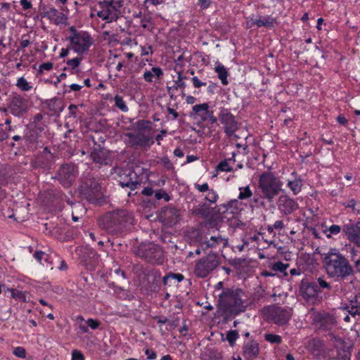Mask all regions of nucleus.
Listing matches in <instances>:
<instances>
[{
	"label": "nucleus",
	"mask_w": 360,
	"mask_h": 360,
	"mask_svg": "<svg viewBox=\"0 0 360 360\" xmlns=\"http://www.w3.org/2000/svg\"><path fill=\"white\" fill-rule=\"evenodd\" d=\"M323 264L328 277L335 280L344 281L354 276V267L336 248H330L324 254Z\"/></svg>",
	"instance_id": "f257e3e1"
},
{
	"label": "nucleus",
	"mask_w": 360,
	"mask_h": 360,
	"mask_svg": "<svg viewBox=\"0 0 360 360\" xmlns=\"http://www.w3.org/2000/svg\"><path fill=\"white\" fill-rule=\"evenodd\" d=\"M133 223V214L125 209L108 212L100 219L101 227L112 235L122 233Z\"/></svg>",
	"instance_id": "f03ea898"
},
{
	"label": "nucleus",
	"mask_w": 360,
	"mask_h": 360,
	"mask_svg": "<svg viewBox=\"0 0 360 360\" xmlns=\"http://www.w3.org/2000/svg\"><path fill=\"white\" fill-rule=\"evenodd\" d=\"M241 289L226 288L219 294L218 305L219 310L226 317H234L245 311L246 307L242 299Z\"/></svg>",
	"instance_id": "7ed1b4c3"
},
{
	"label": "nucleus",
	"mask_w": 360,
	"mask_h": 360,
	"mask_svg": "<svg viewBox=\"0 0 360 360\" xmlns=\"http://www.w3.org/2000/svg\"><path fill=\"white\" fill-rule=\"evenodd\" d=\"M283 182L271 172L261 174L258 179V189L262 198L273 202L274 198L283 190Z\"/></svg>",
	"instance_id": "20e7f679"
},
{
	"label": "nucleus",
	"mask_w": 360,
	"mask_h": 360,
	"mask_svg": "<svg viewBox=\"0 0 360 360\" xmlns=\"http://www.w3.org/2000/svg\"><path fill=\"white\" fill-rule=\"evenodd\" d=\"M70 36L67 40L70 42V47L78 55L86 53L94 41L90 34L86 31L77 30L74 26L70 27Z\"/></svg>",
	"instance_id": "39448f33"
},
{
	"label": "nucleus",
	"mask_w": 360,
	"mask_h": 360,
	"mask_svg": "<svg viewBox=\"0 0 360 360\" xmlns=\"http://www.w3.org/2000/svg\"><path fill=\"white\" fill-rule=\"evenodd\" d=\"M111 174L122 188L127 187L134 191L141 185L136 174L128 169L115 167L111 169Z\"/></svg>",
	"instance_id": "423d86ee"
},
{
	"label": "nucleus",
	"mask_w": 360,
	"mask_h": 360,
	"mask_svg": "<svg viewBox=\"0 0 360 360\" xmlns=\"http://www.w3.org/2000/svg\"><path fill=\"white\" fill-rule=\"evenodd\" d=\"M311 323L317 330L331 331L338 326L336 317L327 311H314L311 316Z\"/></svg>",
	"instance_id": "0eeeda50"
},
{
	"label": "nucleus",
	"mask_w": 360,
	"mask_h": 360,
	"mask_svg": "<svg viewBox=\"0 0 360 360\" xmlns=\"http://www.w3.org/2000/svg\"><path fill=\"white\" fill-rule=\"evenodd\" d=\"M217 120L222 125L224 132L229 138L233 136L236 132L239 129L240 123L236 117L231 112L229 108L224 107L219 108Z\"/></svg>",
	"instance_id": "6e6552de"
},
{
	"label": "nucleus",
	"mask_w": 360,
	"mask_h": 360,
	"mask_svg": "<svg viewBox=\"0 0 360 360\" xmlns=\"http://www.w3.org/2000/svg\"><path fill=\"white\" fill-rule=\"evenodd\" d=\"M219 264V259L217 254H208L207 256L196 262L194 274L198 278L207 277Z\"/></svg>",
	"instance_id": "1a4fd4ad"
},
{
	"label": "nucleus",
	"mask_w": 360,
	"mask_h": 360,
	"mask_svg": "<svg viewBox=\"0 0 360 360\" xmlns=\"http://www.w3.org/2000/svg\"><path fill=\"white\" fill-rule=\"evenodd\" d=\"M136 255L146 261L153 264H162L164 261V255L162 248L155 244L149 243L141 245Z\"/></svg>",
	"instance_id": "9d476101"
},
{
	"label": "nucleus",
	"mask_w": 360,
	"mask_h": 360,
	"mask_svg": "<svg viewBox=\"0 0 360 360\" xmlns=\"http://www.w3.org/2000/svg\"><path fill=\"white\" fill-rule=\"evenodd\" d=\"M200 244L203 250L209 248L221 250L228 246L229 239L218 230H214L206 233Z\"/></svg>",
	"instance_id": "9b49d317"
},
{
	"label": "nucleus",
	"mask_w": 360,
	"mask_h": 360,
	"mask_svg": "<svg viewBox=\"0 0 360 360\" xmlns=\"http://www.w3.org/2000/svg\"><path fill=\"white\" fill-rule=\"evenodd\" d=\"M300 293L307 303L312 305L321 303L323 297L316 284L304 280L300 283Z\"/></svg>",
	"instance_id": "f8f14e48"
},
{
	"label": "nucleus",
	"mask_w": 360,
	"mask_h": 360,
	"mask_svg": "<svg viewBox=\"0 0 360 360\" xmlns=\"http://www.w3.org/2000/svg\"><path fill=\"white\" fill-rule=\"evenodd\" d=\"M264 313L269 321L280 326L287 323L291 317L290 310L274 305L265 308Z\"/></svg>",
	"instance_id": "ddd939ff"
},
{
	"label": "nucleus",
	"mask_w": 360,
	"mask_h": 360,
	"mask_svg": "<svg viewBox=\"0 0 360 360\" xmlns=\"http://www.w3.org/2000/svg\"><path fill=\"white\" fill-rule=\"evenodd\" d=\"M277 19L271 15H251L245 17V28L252 29L255 26L257 28L265 27L268 30L274 29L278 25Z\"/></svg>",
	"instance_id": "4468645a"
},
{
	"label": "nucleus",
	"mask_w": 360,
	"mask_h": 360,
	"mask_svg": "<svg viewBox=\"0 0 360 360\" xmlns=\"http://www.w3.org/2000/svg\"><path fill=\"white\" fill-rule=\"evenodd\" d=\"M101 189V184L98 181L94 179H88L81 184L79 192L86 200L94 202L98 198Z\"/></svg>",
	"instance_id": "2eb2a0df"
},
{
	"label": "nucleus",
	"mask_w": 360,
	"mask_h": 360,
	"mask_svg": "<svg viewBox=\"0 0 360 360\" xmlns=\"http://www.w3.org/2000/svg\"><path fill=\"white\" fill-rule=\"evenodd\" d=\"M192 112L194 118H198L201 122H208L211 124L217 122V117L214 116V111L210 109L207 103L193 105Z\"/></svg>",
	"instance_id": "dca6fc26"
},
{
	"label": "nucleus",
	"mask_w": 360,
	"mask_h": 360,
	"mask_svg": "<svg viewBox=\"0 0 360 360\" xmlns=\"http://www.w3.org/2000/svg\"><path fill=\"white\" fill-rule=\"evenodd\" d=\"M342 234L350 243L360 248V219L345 223L342 225Z\"/></svg>",
	"instance_id": "f3484780"
},
{
	"label": "nucleus",
	"mask_w": 360,
	"mask_h": 360,
	"mask_svg": "<svg viewBox=\"0 0 360 360\" xmlns=\"http://www.w3.org/2000/svg\"><path fill=\"white\" fill-rule=\"evenodd\" d=\"M76 174L77 169L74 166L63 165L60 167L58 172L57 179L64 187L68 188L70 187L75 181Z\"/></svg>",
	"instance_id": "a211bd4d"
},
{
	"label": "nucleus",
	"mask_w": 360,
	"mask_h": 360,
	"mask_svg": "<svg viewBox=\"0 0 360 360\" xmlns=\"http://www.w3.org/2000/svg\"><path fill=\"white\" fill-rule=\"evenodd\" d=\"M100 4L103 7V10L97 12V15L103 20H106L108 22L117 21L119 18V14L115 9L114 5V0L104 1L101 2Z\"/></svg>",
	"instance_id": "6ab92c4d"
},
{
	"label": "nucleus",
	"mask_w": 360,
	"mask_h": 360,
	"mask_svg": "<svg viewBox=\"0 0 360 360\" xmlns=\"http://www.w3.org/2000/svg\"><path fill=\"white\" fill-rule=\"evenodd\" d=\"M277 205L279 212L284 215H289L298 208V203L287 195L279 197Z\"/></svg>",
	"instance_id": "aec40b11"
},
{
	"label": "nucleus",
	"mask_w": 360,
	"mask_h": 360,
	"mask_svg": "<svg viewBox=\"0 0 360 360\" xmlns=\"http://www.w3.org/2000/svg\"><path fill=\"white\" fill-rule=\"evenodd\" d=\"M8 108L13 115L20 117L27 111V101L20 96H14L9 103Z\"/></svg>",
	"instance_id": "412c9836"
},
{
	"label": "nucleus",
	"mask_w": 360,
	"mask_h": 360,
	"mask_svg": "<svg viewBox=\"0 0 360 360\" xmlns=\"http://www.w3.org/2000/svg\"><path fill=\"white\" fill-rule=\"evenodd\" d=\"M127 136L134 146H150L154 143L151 136L141 132L136 134L127 133Z\"/></svg>",
	"instance_id": "4be33fe9"
},
{
	"label": "nucleus",
	"mask_w": 360,
	"mask_h": 360,
	"mask_svg": "<svg viewBox=\"0 0 360 360\" xmlns=\"http://www.w3.org/2000/svg\"><path fill=\"white\" fill-rule=\"evenodd\" d=\"M44 17L48 18L56 25H66L68 24V16L53 7L48 9L44 13Z\"/></svg>",
	"instance_id": "5701e85b"
},
{
	"label": "nucleus",
	"mask_w": 360,
	"mask_h": 360,
	"mask_svg": "<svg viewBox=\"0 0 360 360\" xmlns=\"http://www.w3.org/2000/svg\"><path fill=\"white\" fill-rule=\"evenodd\" d=\"M259 345L255 340H249L244 343L242 348V354L247 360L252 359L259 354Z\"/></svg>",
	"instance_id": "b1692460"
},
{
	"label": "nucleus",
	"mask_w": 360,
	"mask_h": 360,
	"mask_svg": "<svg viewBox=\"0 0 360 360\" xmlns=\"http://www.w3.org/2000/svg\"><path fill=\"white\" fill-rule=\"evenodd\" d=\"M345 309L352 317H355L356 315L360 316V292L351 296L348 303L345 304Z\"/></svg>",
	"instance_id": "393cba45"
},
{
	"label": "nucleus",
	"mask_w": 360,
	"mask_h": 360,
	"mask_svg": "<svg viewBox=\"0 0 360 360\" xmlns=\"http://www.w3.org/2000/svg\"><path fill=\"white\" fill-rule=\"evenodd\" d=\"M291 176L292 179L288 180L287 186L292 191L293 195H297L302 191L303 180L301 176L298 175L296 172H292Z\"/></svg>",
	"instance_id": "a878e982"
},
{
	"label": "nucleus",
	"mask_w": 360,
	"mask_h": 360,
	"mask_svg": "<svg viewBox=\"0 0 360 360\" xmlns=\"http://www.w3.org/2000/svg\"><path fill=\"white\" fill-rule=\"evenodd\" d=\"M163 75L164 72L161 68L153 67L150 70H145L143 78L145 82L152 83L159 80Z\"/></svg>",
	"instance_id": "bb28decb"
},
{
	"label": "nucleus",
	"mask_w": 360,
	"mask_h": 360,
	"mask_svg": "<svg viewBox=\"0 0 360 360\" xmlns=\"http://www.w3.org/2000/svg\"><path fill=\"white\" fill-rule=\"evenodd\" d=\"M212 209L206 202H203L198 207L193 209L192 214L199 215L204 219H207L211 217Z\"/></svg>",
	"instance_id": "cd10ccee"
},
{
	"label": "nucleus",
	"mask_w": 360,
	"mask_h": 360,
	"mask_svg": "<svg viewBox=\"0 0 360 360\" xmlns=\"http://www.w3.org/2000/svg\"><path fill=\"white\" fill-rule=\"evenodd\" d=\"M166 222L170 225L175 224L179 221L177 210L174 208L165 210L161 216Z\"/></svg>",
	"instance_id": "c85d7f7f"
},
{
	"label": "nucleus",
	"mask_w": 360,
	"mask_h": 360,
	"mask_svg": "<svg viewBox=\"0 0 360 360\" xmlns=\"http://www.w3.org/2000/svg\"><path fill=\"white\" fill-rule=\"evenodd\" d=\"M214 71L217 73L218 78L221 80L223 85H227L229 81L227 79L229 73L226 68L221 63H217L214 68Z\"/></svg>",
	"instance_id": "c756f323"
},
{
	"label": "nucleus",
	"mask_w": 360,
	"mask_h": 360,
	"mask_svg": "<svg viewBox=\"0 0 360 360\" xmlns=\"http://www.w3.org/2000/svg\"><path fill=\"white\" fill-rule=\"evenodd\" d=\"M34 257L41 264L46 267H50L51 269V262L50 261L51 257L43 251H37L33 255Z\"/></svg>",
	"instance_id": "7c9ffc66"
},
{
	"label": "nucleus",
	"mask_w": 360,
	"mask_h": 360,
	"mask_svg": "<svg viewBox=\"0 0 360 360\" xmlns=\"http://www.w3.org/2000/svg\"><path fill=\"white\" fill-rule=\"evenodd\" d=\"M90 158L93 162L98 163L100 165H105L106 162V155L103 150H94L90 153Z\"/></svg>",
	"instance_id": "2f4dec72"
},
{
	"label": "nucleus",
	"mask_w": 360,
	"mask_h": 360,
	"mask_svg": "<svg viewBox=\"0 0 360 360\" xmlns=\"http://www.w3.org/2000/svg\"><path fill=\"white\" fill-rule=\"evenodd\" d=\"M216 174H214L212 176L216 177L217 176L218 172H232L233 171V168L232 165L230 164V160H224L218 163V165L215 167Z\"/></svg>",
	"instance_id": "473e14b6"
},
{
	"label": "nucleus",
	"mask_w": 360,
	"mask_h": 360,
	"mask_svg": "<svg viewBox=\"0 0 360 360\" xmlns=\"http://www.w3.org/2000/svg\"><path fill=\"white\" fill-rule=\"evenodd\" d=\"M312 282L316 285L318 290L321 292V295H323L325 290L329 292L332 289L330 283L327 282L323 276L319 277L316 281Z\"/></svg>",
	"instance_id": "72a5a7b5"
},
{
	"label": "nucleus",
	"mask_w": 360,
	"mask_h": 360,
	"mask_svg": "<svg viewBox=\"0 0 360 360\" xmlns=\"http://www.w3.org/2000/svg\"><path fill=\"white\" fill-rule=\"evenodd\" d=\"M172 279L176 280L177 282H181L184 279V276L181 274L170 272L163 277L162 283L165 285H172V283L169 282Z\"/></svg>",
	"instance_id": "f704fd0d"
},
{
	"label": "nucleus",
	"mask_w": 360,
	"mask_h": 360,
	"mask_svg": "<svg viewBox=\"0 0 360 360\" xmlns=\"http://www.w3.org/2000/svg\"><path fill=\"white\" fill-rule=\"evenodd\" d=\"M252 196V192L250 189V186H246L245 187L239 188V194L238 195V199L239 200H246Z\"/></svg>",
	"instance_id": "c9c22d12"
},
{
	"label": "nucleus",
	"mask_w": 360,
	"mask_h": 360,
	"mask_svg": "<svg viewBox=\"0 0 360 360\" xmlns=\"http://www.w3.org/2000/svg\"><path fill=\"white\" fill-rule=\"evenodd\" d=\"M16 86L22 91H28L32 89V86L23 77H21L18 79Z\"/></svg>",
	"instance_id": "e433bc0d"
},
{
	"label": "nucleus",
	"mask_w": 360,
	"mask_h": 360,
	"mask_svg": "<svg viewBox=\"0 0 360 360\" xmlns=\"http://www.w3.org/2000/svg\"><path fill=\"white\" fill-rule=\"evenodd\" d=\"M115 105L119 108L122 112H126L129 110L127 105L123 98L120 95H116L114 98Z\"/></svg>",
	"instance_id": "4c0bfd02"
},
{
	"label": "nucleus",
	"mask_w": 360,
	"mask_h": 360,
	"mask_svg": "<svg viewBox=\"0 0 360 360\" xmlns=\"http://www.w3.org/2000/svg\"><path fill=\"white\" fill-rule=\"evenodd\" d=\"M289 267V264H284L281 261H278L275 263H274L271 265V269L276 272H281L284 273L285 275H287V273L285 272L286 269Z\"/></svg>",
	"instance_id": "58836bf2"
},
{
	"label": "nucleus",
	"mask_w": 360,
	"mask_h": 360,
	"mask_svg": "<svg viewBox=\"0 0 360 360\" xmlns=\"http://www.w3.org/2000/svg\"><path fill=\"white\" fill-rule=\"evenodd\" d=\"M341 231L342 232V226H339L337 224H333L325 230L326 233L328 232L329 233V234L326 235L328 238H330L331 235H338Z\"/></svg>",
	"instance_id": "ea45409f"
},
{
	"label": "nucleus",
	"mask_w": 360,
	"mask_h": 360,
	"mask_svg": "<svg viewBox=\"0 0 360 360\" xmlns=\"http://www.w3.org/2000/svg\"><path fill=\"white\" fill-rule=\"evenodd\" d=\"M239 338L238 332L236 330H230L226 333V339L229 342L230 346L233 347L236 340Z\"/></svg>",
	"instance_id": "a19ab883"
},
{
	"label": "nucleus",
	"mask_w": 360,
	"mask_h": 360,
	"mask_svg": "<svg viewBox=\"0 0 360 360\" xmlns=\"http://www.w3.org/2000/svg\"><path fill=\"white\" fill-rule=\"evenodd\" d=\"M135 127L139 131L150 129L151 127V122L145 120H139L135 123Z\"/></svg>",
	"instance_id": "79ce46f5"
},
{
	"label": "nucleus",
	"mask_w": 360,
	"mask_h": 360,
	"mask_svg": "<svg viewBox=\"0 0 360 360\" xmlns=\"http://www.w3.org/2000/svg\"><path fill=\"white\" fill-rule=\"evenodd\" d=\"M264 340L271 344L278 345L281 344L282 342V338L280 335L272 333H266L264 335Z\"/></svg>",
	"instance_id": "37998d69"
},
{
	"label": "nucleus",
	"mask_w": 360,
	"mask_h": 360,
	"mask_svg": "<svg viewBox=\"0 0 360 360\" xmlns=\"http://www.w3.org/2000/svg\"><path fill=\"white\" fill-rule=\"evenodd\" d=\"M11 293L12 297L15 299L16 300L26 302V295L25 292L19 290L18 289H11Z\"/></svg>",
	"instance_id": "c03bdc74"
},
{
	"label": "nucleus",
	"mask_w": 360,
	"mask_h": 360,
	"mask_svg": "<svg viewBox=\"0 0 360 360\" xmlns=\"http://www.w3.org/2000/svg\"><path fill=\"white\" fill-rule=\"evenodd\" d=\"M205 199L206 201L213 204L217 202V201L219 199V195L216 191H214V189H210L209 191H207V193L205 195Z\"/></svg>",
	"instance_id": "a18cd8bd"
},
{
	"label": "nucleus",
	"mask_w": 360,
	"mask_h": 360,
	"mask_svg": "<svg viewBox=\"0 0 360 360\" xmlns=\"http://www.w3.org/2000/svg\"><path fill=\"white\" fill-rule=\"evenodd\" d=\"M60 103V102L57 98L51 99L48 103V108L53 113L60 112L61 111L60 107L59 106Z\"/></svg>",
	"instance_id": "49530a36"
},
{
	"label": "nucleus",
	"mask_w": 360,
	"mask_h": 360,
	"mask_svg": "<svg viewBox=\"0 0 360 360\" xmlns=\"http://www.w3.org/2000/svg\"><path fill=\"white\" fill-rule=\"evenodd\" d=\"M284 222L282 220H277L273 225H269L266 228L267 231L269 233H274V230L281 231L284 228Z\"/></svg>",
	"instance_id": "de8ad7c7"
},
{
	"label": "nucleus",
	"mask_w": 360,
	"mask_h": 360,
	"mask_svg": "<svg viewBox=\"0 0 360 360\" xmlns=\"http://www.w3.org/2000/svg\"><path fill=\"white\" fill-rule=\"evenodd\" d=\"M155 197L156 200L164 199L165 202H169L171 200V198L168 193L162 189L157 190L155 192Z\"/></svg>",
	"instance_id": "09e8293b"
},
{
	"label": "nucleus",
	"mask_w": 360,
	"mask_h": 360,
	"mask_svg": "<svg viewBox=\"0 0 360 360\" xmlns=\"http://www.w3.org/2000/svg\"><path fill=\"white\" fill-rule=\"evenodd\" d=\"M167 115H166V119L167 121H172L176 120L179 117V113L170 106H167Z\"/></svg>",
	"instance_id": "8fccbe9b"
},
{
	"label": "nucleus",
	"mask_w": 360,
	"mask_h": 360,
	"mask_svg": "<svg viewBox=\"0 0 360 360\" xmlns=\"http://www.w3.org/2000/svg\"><path fill=\"white\" fill-rule=\"evenodd\" d=\"M13 354L17 357L25 359L26 357V351L22 347H16L13 349Z\"/></svg>",
	"instance_id": "3c124183"
},
{
	"label": "nucleus",
	"mask_w": 360,
	"mask_h": 360,
	"mask_svg": "<svg viewBox=\"0 0 360 360\" xmlns=\"http://www.w3.org/2000/svg\"><path fill=\"white\" fill-rule=\"evenodd\" d=\"M82 61V58L79 57L74 58L72 59L68 60L67 65L72 69H75L79 67Z\"/></svg>",
	"instance_id": "603ef678"
},
{
	"label": "nucleus",
	"mask_w": 360,
	"mask_h": 360,
	"mask_svg": "<svg viewBox=\"0 0 360 360\" xmlns=\"http://www.w3.org/2000/svg\"><path fill=\"white\" fill-rule=\"evenodd\" d=\"M86 323L88 327L91 328L92 330H96L99 328L101 325V322L96 319H88L86 320Z\"/></svg>",
	"instance_id": "864d4df0"
},
{
	"label": "nucleus",
	"mask_w": 360,
	"mask_h": 360,
	"mask_svg": "<svg viewBox=\"0 0 360 360\" xmlns=\"http://www.w3.org/2000/svg\"><path fill=\"white\" fill-rule=\"evenodd\" d=\"M350 257L353 263H355V260H360V251L356 250L354 248H351Z\"/></svg>",
	"instance_id": "5fc2aeb1"
},
{
	"label": "nucleus",
	"mask_w": 360,
	"mask_h": 360,
	"mask_svg": "<svg viewBox=\"0 0 360 360\" xmlns=\"http://www.w3.org/2000/svg\"><path fill=\"white\" fill-rule=\"evenodd\" d=\"M261 198H262V196H260V197H254L250 200V206L252 207H254L255 206H257H257H264V202L263 200H262Z\"/></svg>",
	"instance_id": "6e6d98bb"
},
{
	"label": "nucleus",
	"mask_w": 360,
	"mask_h": 360,
	"mask_svg": "<svg viewBox=\"0 0 360 360\" xmlns=\"http://www.w3.org/2000/svg\"><path fill=\"white\" fill-rule=\"evenodd\" d=\"M194 187L200 193L209 191L210 190L207 183H204L202 184H195Z\"/></svg>",
	"instance_id": "4d7b16f0"
},
{
	"label": "nucleus",
	"mask_w": 360,
	"mask_h": 360,
	"mask_svg": "<svg viewBox=\"0 0 360 360\" xmlns=\"http://www.w3.org/2000/svg\"><path fill=\"white\" fill-rule=\"evenodd\" d=\"M72 360H84V356L79 350L74 349L72 352Z\"/></svg>",
	"instance_id": "13d9d810"
},
{
	"label": "nucleus",
	"mask_w": 360,
	"mask_h": 360,
	"mask_svg": "<svg viewBox=\"0 0 360 360\" xmlns=\"http://www.w3.org/2000/svg\"><path fill=\"white\" fill-rule=\"evenodd\" d=\"M186 84L184 81H180L178 79H176L174 81V84L172 86V88L174 90H177L178 89H184Z\"/></svg>",
	"instance_id": "bf43d9fd"
},
{
	"label": "nucleus",
	"mask_w": 360,
	"mask_h": 360,
	"mask_svg": "<svg viewBox=\"0 0 360 360\" xmlns=\"http://www.w3.org/2000/svg\"><path fill=\"white\" fill-rule=\"evenodd\" d=\"M145 354L147 356L148 360H154L157 358V354L156 352L150 349H146L145 350Z\"/></svg>",
	"instance_id": "052dcab7"
},
{
	"label": "nucleus",
	"mask_w": 360,
	"mask_h": 360,
	"mask_svg": "<svg viewBox=\"0 0 360 360\" xmlns=\"http://www.w3.org/2000/svg\"><path fill=\"white\" fill-rule=\"evenodd\" d=\"M141 27L144 28V29H149L150 27L151 26V21H150V18H148L146 17H143L141 20Z\"/></svg>",
	"instance_id": "680f3d73"
},
{
	"label": "nucleus",
	"mask_w": 360,
	"mask_h": 360,
	"mask_svg": "<svg viewBox=\"0 0 360 360\" xmlns=\"http://www.w3.org/2000/svg\"><path fill=\"white\" fill-rule=\"evenodd\" d=\"M356 202L354 199H350L348 201L342 202V205L345 207L351 208L352 210H355Z\"/></svg>",
	"instance_id": "e2e57ef3"
},
{
	"label": "nucleus",
	"mask_w": 360,
	"mask_h": 360,
	"mask_svg": "<svg viewBox=\"0 0 360 360\" xmlns=\"http://www.w3.org/2000/svg\"><path fill=\"white\" fill-rule=\"evenodd\" d=\"M162 164L168 169H173L174 166L168 158H163L161 160Z\"/></svg>",
	"instance_id": "0e129e2a"
},
{
	"label": "nucleus",
	"mask_w": 360,
	"mask_h": 360,
	"mask_svg": "<svg viewBox=\"0 0 360 360\" xmlns=\"http://www.w3.org/2000/svg\"><path fill=\"white\" fill-rule=\"evenodd\" d=\"M20 4L24 11H27L32 8V3L28 0H20Z\"/></svg>",
	"instance_id": "69168bd1"
},
{
	"label": "nucleus",
	"mask_w": 360,
	"mask_h": 360,
	"mask_svg": "<svg viewBox=\"0 0 360 360\" xmlns=\"http://www.w3.org/2000/svg\"><path fill=\"white\" fill-rule=\"evenodd\" d=\"M77 110H78V108L76 105H74V104L70 105L68 107L70 116L76 117Z\"/></svg>",
	"instance_id": "338daca9"
},
{
	"label": "nucleus",
	"mask_w": 360,
	"mask_h": 360,
	"mask_svg": "<svg viewBox=\"0 0 360 360\" xmlns=\"http://www.w3.org/2000/svg\"><path fill=\"white\" fill-rule=\"evenodd\" d=\"M192 82L193 84V86L195 88H200L202 86H205L206 83L201 82L197 77H193L192 78Z\"/></svg>",
	"instance_id": "774afa93"
}]
</instances>
